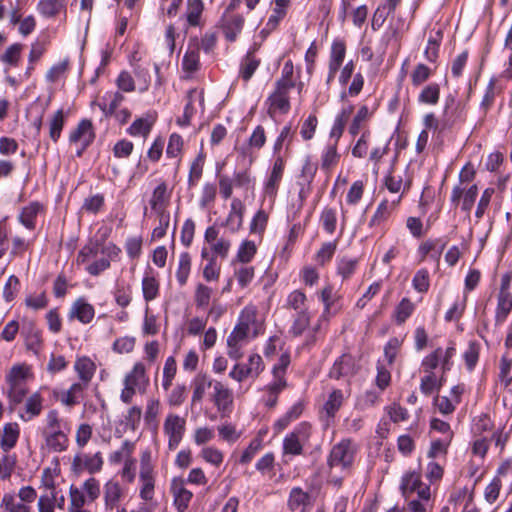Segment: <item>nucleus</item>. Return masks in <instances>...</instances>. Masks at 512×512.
<instances>
[{"label": "nucleus", "mask_w": 512, "mask_h": 512, "mask_svg": "<svg viewBox=\"0 0 512 512\" xmlns=\"http://www.w3.org/2000/svg\"><path fill=\"white\" fill-rule=\"evenodd\" d=\"M257 310L253 306H246L240 315L239 322L227 338V354L231 359L239 360L242 356V347L253 331V337L257 336L258 324L256 321Z\"/></svg>", "instance_id": "obj_1"}, {"label": "nucleus", "mask_w": 512, "mask_h": 512, "mask_svg": "<svg viewBox=\"0 0 512 512\" xmlns=\"http://www.w3.org/2000/svg\"><path fill=\"white\" fill-rule=\"evenodd\" d=\"M149 383L150 380L145 365L142 362L135 363L123 378L120 400L125 404H130L136 393L143 394L146 392Z\"/></svg>", "instance_id": "obj_2"}, {"label": "nucleus", "mask_w": 512, "mask_h": 512, "mask_svg": "<svg viewBox=\"0 0 512 512\" xmlns=\"http://www.w3.org/2000/svg\"><path fill=\"white\" fill-rule=\"evenodd\" d=\"M312 433L313 429L309 422L303 421L299 423L283 439V453L292 456L302 455L304 447L310 442Z\"/></svg>", "instance_id": "obj_3"}, {"label": "nucleus", "mask_w": 512, "mask_h": 512, "mask_svg": "<svg viewBox=\"0 0 512 512\" xmlns=\"http://www.w3.org/2000/svg\"><path fill=\"white\" fill-rule=\"evenodd\" d=\"M356 452L357 446L354 442L350 439H343L332 447L327 464L330 468L347 470L352 466Z\"/></svg>", "instance_id": "obj_4"}, {"label": "nucleus", "mask_w": 512, "mask_h": 512, "mask_svg": "<svg viewBox=\"0 0 512 512\" xmlns=\"http://www.w3.org/2000/svg\"><path fill=\"white\" fill-rule=\"evenodd\" d=\"M186 430V420L177 414H168L163 423V432L168 437V448L175 450Z\"/></svg>", "instance_id": "obj_5"}, {"label": "nucleus", "mask_w": 512, "mask_h": 512, "mask_svg": "<svg viewBox=\"0 0 512 512\" xmlns=\"http://www.w3.org/2000/svg\"><path fill=\"white\" fill-rule=\"evenodd\" d=\"M294 87L283 83H275L274 91L267 98L268 113L272 116L276 113L287 114L291 108L289 92Z\"/></svg>", "instance_id": "obj_6"}, {"label": "nucleus", "mask_w": 512, "mask_h": 512, "mask_svg": "<svg viewBox=\"0 0 512 512\" xmlns=\"http://www.w3.org/2000/svg\"><path fill=\"white\" fill-rule=\"evenodd\" d=\"M245 24L243 15L235 12L224 11L222 14L219 27L228 42H235L241 34Z\"/></svg>", "instance_id": "obj_7"}, {"label": "nucleus", "mask_w": 512, "mask_h": 512, "mask_svg": "<svg viewBox=\"0 0 512 512\" xmlns=\"http://www.w3.org/2000/svg\"><path fill=\"white\" fill-rule=\"evenodd\" d=\"M139 480L141 482L140 487V497L146 502H149L154 497V489H155V477L154 470L149 461V456L147 459L145 457L141 460Z\"/></svg>", "instance_id": "obj_8"}, {"label": "nucleus", "mask_w": 512, "mask_h": 512, "mask_svg": "<svg viewBox=\"0 0 512 512\" xmlns=\"http://www.w3.org/2000/svg\"><path fill=\"white\" fill-rule=\"evenodd\" d=\"M95 132L92 122L88 119H83L77 127L71 131L69 136L70 143L80 144V149L77 151V156H81L83 151L94 141Z\"/></svg>", "instance_id": "obj_9"}, {"label": "nucleus", "mask_w": 512, "mask_h": 512, "mask_svg": "<svg viewBox=\"0 0 512 512\" xmlns=\"http://www.w3.org/2000/svg\"><path fill=\"white\" fill-rule=\"evenodd\" d=\"M125 496V490L118 481L113 479L107 481L103 487L105 512H114L115 508L121 507Z\"/></svg>", "instance_id": "obj_10"}, {"label": "nucleus", "mask_w": 512, "mask_h": 512, "mask_svg": "<svg viewBox=\"0 0 512 512\" xmlns=\"http://www.w3.org/2000/svg\"><path fill=\"white\" fill-rule=\"evenodd\" d=\"M315 498L301 487H293L290 490L287 506L290 511L310 512L314 506Z\"/></svg>", "instance_id": "obj_11"}, {"label": "nucleus", "mask_w": 512, "mask_h": 512, "mask_svg": "<svg viewBox=\"0 0 512 512\" xmlns=\"http://www.w3.org/2000/svg\"><path fill=\"white\" fill-rule=\"evenodd\" d=\"M171 493L173 495V504L178 512L187 510L193 497V493L185 487L183 478L175 477L171 481Z\"/></svg>", "instance_id": "obj_12"}, {"label": "nucleus", "mask_w": 512, "mask_h": 512, "mask_svg": "<svg viewBox=\"0 0 512 512\" xmlns=\"http://www.w3.org/2000/svg\"><path fill=\"white\" fill-rule=\"evenodd\" d=\"M478 195V187L476 184L471 185L469 188L462 187L460 185L454 186L451 193V203L455 206L459 205L461 198L463 197L461 208L465 212H470L476 197Z\"/></svg>", "instance_id": "obj_13"}, {"label": "nucleus", "mask_w": 512, "mask_h": 512, "mask_svg": "<svg viewBox=\"0 0 512 512\" xmlns=\"http://www.w3.org/2000/svg\"><path fill=\"white\" fill-rule=\"evenodd\" d=\"M24 405L19 411V417L24 422H29L38 417L43 410L44 398L40 392H34L24 399Z\"/></svg>", "instance_id": "obj_14"}, {"label": "nucleus", "mask_w": 512, "mask_h": 512, "mask_svg": "<svg viewBox=\"0 0 512 512\" xmlns=\"http://www.w3.org/2000/svg\"><path fill=\"white\" fill-rule=\"evenodd\" d=\"M346 54V45L343 40H335L331 45L329 58V72L326 83L329 85L335 78L338 70L343 64Z\"/></svg>", "instance_id": "obj_15"}, {"label": "nucleus", "mask_w": 512, "mask_h": 512, "mask_svg": "<svg viewBox=\"0 0 512 512\" xmlns=\"http://www.w3.org/2000/svg\"><path fill=\"white\" fill-rule=\"evenodd\" d=\"M446 245L447 241L443 238L428 239L420 244L418 252L422 260L429 257L438 266Z\"/></svg>", "instance_id": "obj_16"}, {"label": "nucleus", "mask_w": 512, "mask_h": 512, "mask_svg": "<svg viewBox=\"0 0 512 512\" xmlns=\"http://www.w3.org/2000/svg\"><path fill=\"white\" fill-rule=\"evenodd\" d=\"M349 395L350 389H347L345 392L341 389H334L329 393L322 408V412L325 414L327 421L335 417Z\"/></svg>", "instance_id": "obj_17"}, {"label": "nucleus", "mask_w": 512, "mask_h": 512, "mask_svg": "<svg viewBox=\"0 0 512 512\" xmlns=\"http://www.w3.org/2000/svg\"><path fill=\"white\" fill-rule=\"evenodd\" d=\"M95 315L93 305L88 303L84 298H78L73 302L69 310V318L77 319L82 324H89Z\"/></svg>", "instance_id": "obj_18"}, {"label": "nucleus", "mask_w": 512, "mask_h": 512, "mask_svg": "<svg viewBox=\"0 0 512 512\" xmlns=\"http://www.w3.org/2000/svg\"><path fill=\"white\" fill-rule=\"evenodd\" d=\"M285 161L282 156L278 155L273 163L270 176L265 184L264 192L269 197H275L278 186L283 176Z\"/></svg>", "instance_id": "obj_19"}, {"label": "nucleus", "mask_w": 512, "mask_h": 512, "mask_svg": "<svg viewBox=\"0 0 512 512\" xmlns=\"http://www.w3.org/2000/svg\"><path fill=\"white\" fill-rule=\"evenodd\" d=\"M79 382L89 386L96 372V364L87 356L78 357L74 363Z\"/></svg>", "instance_id": "obj_20"}, {"label": "nucleus", "mask_w": 512, "mask_h": 512, "mask_svg": "<svg viewBox=\"0 0 512 512\" xmlns=\"http://www.w3.org/2000/svg\"><path fill=\"white\" fill-rule=\"evenodd\" d=\"M212 400L219 411H225L233 401L232 391L220 381H214Z\"/></svg>", "instance_id": "obj_21"}, {"label": "nucleus", "mask_w": 512, "mask_h": 512, "mask_svg": "<svg viewBox=\"0 0 512 512\" xmlns=\"http://www.w3.org/2000/svg\"><path fill=\"white\" fill-rule=\"evenodd\" d=\"M244 211L245 206L243 202L238 198H234L231 201L230 212L225 222V225L231 232L235 233L242 227Z\"/></svg>", "instance_id": "obj_22"}, {"label": "nucleus", "mask_w": 512, "mask_h": 512, "mask_svg": "<svg viewBox=\"0 0 512 512\" xmlns=\"http://www.w3.org/2000/svg\"><path fill=\"white\" fill-rule=\"evenodd\" d=\"M214 380L211 379L208 375L203 373H198L193 381H192V388H193V394L191 398V404L192 406L201 403L207 389L213 387Z\"/></svg>", "instance_id": "obj_23"}, {"label": "nucleus", "mask_w": 512, "mask_h": 512, "mask_svg": "<svg viewBox=\"0 0 512 512\" xmlns=\"http://www.w3.org/2000/svg\"><path fill=\"white\" fill-rule=\"evenodd\" d=\"M20 435V428L16 422L6 423L0 432V446L8 452L15 447Z\"/></svg>", "instance_id": "obj_24"}, {"label": "nucleus", "mask_w": 512, "mask_h": 512, "mask_svg": "<svg viewBox=\"0 0 512 512\" xmlns=\"http://www.w3.org/2000/svg\"><path fill=\"white\" fill-rule=\"evenodd\" d=\"M354 372V361L352 357L344 354L334 362L330 369L329 377L333 379H340L341 377L351 376Z\"/></svg>", "instance_id": "obj_25"}, {"label": "nucleus", "mask_w": 512, "mask_h": 512, "mask_svg": "<svg viewBox=\"0 0 512 512\" xmlns=\"http://www.w3.org/2000/svg\"><path fill=\"white\" fill-rule=\"evenodd\" d=\"M198 97L199 103L202 105L204 102V92H198L196 89H191L187 93V104L185 105L183 115L177 119V124L185 127L190 125L191 119L195 114V108L193 103L195 99Z\"/></svg>", "instance_id": "obj_26"}, {"label": "nucleus", "mask_w": 512, "mask_h": 512, "mask_svg": "<svg viewBox=\"0 0 512 512\" xmlns=\"http://www.w3.org/2000/svg\"><path fill=\"white\" fill-rule=\"evenodd\" d=\"M337 145L338 142L330 140L323 148L320 157L322 170L330 171L339 163L341 155L338 153Z\"/></svg>", "instance_id": "obj_27"}, {"label": "nucleus", "mask_w": 512, "mask_h": 512, "mask_svg": "<svg viewBox=\"0 0 512 512\" xmlns=\"http://www.w3.org/2000/svg\"><path fill=\"white\" fill-rule=\"evenodd\" d=\"M305 409V404L303 401H297L295 404H293L288 411L280 417L275 423H274V430L276 432H281L285 428L288 427V425L296 421L303 413Z\"/></svg>", "instance_id": "obj_28"}, {"label": "nucleus", "mask_w": 512, "mask_h": 512, "mask_svg": "<svg viewBox=\"0 0 512 512\" xmlns=\"http://www.w3.org/2000/svg\"><path fill=\"white\" fill-rule=\"evenodd\" d=\"M422 487H429V486L422 483L421 477L418 473L410 472V473L405 474L402 477L400 489H401L402 495L406 499H408L411 496V494L414 492H416L417 495L419 496V492Z\"/></svg>", "instance_id": "obj_29"}, {"label": "nucleus", "mask_w": 512, "mask_h": 512, "mask_svg": "<svg viewBox=\"0 0 512 512\" xmlns=\"http://www.w3.org/2000/svg\"><path fill=\"white\" fill-rule=\"evenodd\" d=\"M353 112V105H348L343 107L341 111L336 116L333 126L330 131V140H334L336 142L341 138L345 126Z\"/></svg>", "instance_id": "obj_30"}, {"label": "nucleus", "mask_w": 512, "mask_h": 512, "mask_svg": "<svg viewBox=\"0 0 512 512\" xmlns=\"http://www.w3.org/2000/svg\"><path fill=\"white\" fill-rule=\"evenodd\" d=\"M43 206L39 202H31L23 207L19 216V222L29 230H33L36 224V217Z\"/></svg>", "instance_id": "obj_31"}, {"label": "nucleus", "mask_w": 512, "mask_h": 512, "mask_svg": "<svg viewBox=\"0 0 512 512\" xmlns=\"http://www.w3.org/2000/svg\"><path fill=\"white\" fill-rule=\"evenodd\" d=\"M88 387V385L83 384L79 381L73 383L67 391L61 394V403L67 407H72L78 404L80 402V399L83 397L85 390H87Z\"/></svg>", "instance_id": "obj_32"}, {"label": "nucleus", "mask_w": 512, "mask_h": 512, "mask_svg": "<svg viewBox=\"0 0 512 512\" xmlns=\"http://www.w3.org/2000/svg\"><path fill=\"white\" fill-rule=\"evenodd\" d=\"M169 200V194L167 192V185L165 182H161L153 191L150 205L155 212H167L166 205Z\"/></svg>", "instance_id": "obj_33"}, {"label": "nucleus", "mask_w": 512, "mask_h": 512, "mask_svg": "<svg viewBox=\"0 0 512 512\" xmlns=\"http://www.w3.org/2000/svg\"><path fill=\"white\" fill-rule=\"evenodd\" d=\"M0 507L5 512H31V506L22 502L14 493H5Z\"/></svg>", "instance_id": "obj_34"}, {"label": "nucleus", "mask_w": 512, "mask_h": 512, "mask_svg": "<svg viewBox=\"0 0 512 512\" xmlns=\"http://www.w3.org/2000/svg\"><path fill=\"white\" fill-rule=\"evenodd\" d=\"M43 435L46 440V445L55 452H61L67 447V436L61 430L57 431H44Z\"/></svg>", "instance_id": "obj_35"}, {"label": "nucleus", "mask_w": 512, "mask_h": 512, "mask_svg": "<svg viewBox=\"0 0 512 512\" xmlns=\"http://www.w3.org/2000/svg\"><path fill=\"white\" fill-rule=\"evenodd\" d=\"M8 384V400L11 409H15L17 405L24 402V399L28 395L29 389L27 384Z\"/></svg>", "instance_id": "obj_36"}, {"label": "nucleus", "mask_w": 512, "mask_h": 512, "mask_svg": "<svg viewBox=\"0 0 512 512\" xmlns=\"http://www.w3.org/2000/svg\"><path fill=\"white\" fill-rule=\"evenodd\" d=\"M260 65V59L253 55V51H248L241 61L240 76L244 81H249Z\"/></svg>", "instance_id": "obj_37"}, {"label": "nucleus", "mask_w": 512, "mask_h": 512, "mask_svg": "<svg viewBox=\"0 0 512 512\" xmlns=\"http://www.w3.org/2000/svg\"><path fill=\"white\" fill-rule=\"evenodd\" d=\"M200 64L199 57V45L196 42L193 46L189 44L187 51L185 52L182 60L183 70L189 73H193L198 70Z\"/></svg>", "instance_id": "obj_38"}, {"label": "nucleus", "mask_w": 512, "mask_h": 512, "mask_svg": "<svg viewBox=\"0 0 512 512\" xmlns=\"http://www.w3.org/2000/svg\"><path fill=\"white\" fill-rule=\"evenodd\" d=\"M66 7L65 0H40L37 9L39 13L47 18L56 16Z\"/></svg>", "instance_id": "obj_39"}, {"label": "nucleus", "mask_w": 512, "mask_h": 512, "mask_svg": "<svg viewBox=\"0 0 512 512\" xmlns=\"http://www.w3.org/2000/svg\"><path fill=\"white\" fill-rule=\"evenodd\" d=\"M204 11L202 0H189L187 6L186 18L189 26H202L201 16Z\"/></svg>", "instance_id": "obj_40"}, {"label": "nucleus", "mask_w": 512, "mask_h": 512, "mask_svg": "<svg viewBox=\"0 0 512 512\" xmlns=\"http://www.w3.org/2000/svg\"><path fill=\"white\" fill-rule=\"evenodd\" d=\"M22 335L25 337L26 347L29 350L37 352L42 344L41 332L37 329L34 324L30 323L28 326L24 327L21 331Z\"/></svg>", "instance_id": "obj_41"}, {"label": "nucleus", "mask_w": 512, "mask_h": 512, "mask_svg": "<svg viewBox=\"0 0 512 512\" xmlns=\"http://www.w3.org/2000/svg\"><path fill=\"white\" fill-rule=\"evenodd\" d=\"M431 490L430 487H422L418 499H413L408 503L409 512H426L430 507Z\"/></svg>", "instance_id": "obj_42"}, {"label": "nucleus", "mask_w": 512, "mask_h": 512, "mask_svg": "<svg viewBox=\"0 0 512 512\" xmlns=\"http://www.w3.org/2000/svg\"><path fill=\"white\" fill-rule=\"evenodd\" d=\"M512 310V295L511 294H498V302L495 313V321L497 324H502Z\"/></svg>", "instance_id": "obj_43"}, {"label": "nucleus", "mask_w": 512, "mask_h": 512, "mask_svg": "<svg viewBox=\"0 0 512 512\" xmlns=\"http://www.w3.org/2000/svg\"><path fill=\"white\" fill-rule=\"evenodd\" d=\"M159 281L150 274H146L142 279V292L145 301L150 302L159 295Z\"/></svg>", "instance_id": "obj_44"}, {"label": "nucleus", "mask_w": 512, "mask_h": 512, "mask_svg": "<svg viewBox=\"0 0 512 512\" xmlns=\"http://www.w3.org/2000/svg\"><path fill=\"white\" fill-rule=\"evenodd\" d=\"M30 377V369L25 364L14 365L6 375L7 383L27 384Z\"/></svg>", "instance_id": "obj_45"}, {"label": "nucleus", "mask_w": 512, "mask_h": 512, "mask_svg": "<svg viewBox=\"0 0 512 512\" xmlns=\"http://www.w3.org/2000/svg\"><path fill=\"white\" fill-rule=\"evenodd\" d=\"M443 385V377L437 378L435 373H426L425 376L421 378L420 382V391L429 396L435 391H439Z\"/></svg>", "instance_id": "obj_46"}, {"label": "nucleus", "mask_w": 512, "mask_h": 512, "mask_svg": "<svg viewBox=\"0 0 512 512\" xmlns=\"http://www.w3.org/2000/svg\"><path fill=\"white\" fill-rule=\"evenodd\" d=\"M70 494V504L68 507L69 512H90V510L85 508V494L84 492L75 487L71 486L69 490Z\"/></svg>", "instance_id": "obj_47"}, {"label": "nucleus", "mask_w": 512, "mask_h": 512, "mask_svg": "<svg viewBox=\"0 0 512 512\" xmlns=\"http://www.w3.org/2000/svg\"><path fill=\"white\" fill-rule=\"evenodd\" d=\"M440 98V87L437 83L426 85L418 96V102L426 105H436Z\"/></svg>", "instance_id": "obj_48"}, {"label": "nucleus", "mask_w": 512, "mask_h": 512, "mask_svg": "<svg viewBox=\"0 0 512 512\" xmlns=\"http://www.w3.org/2000/svg\"><path fill=\"white\" fill-rule=\"evenodd\" d=\"M152 125L153 121L148 117H140L134 120L131 126L127 129V133L133 137L142 136L146 138L152 129Z\"/></svg>", "instance_id": "obj_49"}, {"label": "nucleus", "mask_w": 512, "mask_h": 512, "mask_svg": "<svg viewBox=\"0 0 512 512\" xmlns=\"http://www.w3.org/2000/svg\"><path fill=\"white\" fill-rule=\"evenodd\" d=\"M400 199L401 197H398L397 200H393L391 203L387 200L382 201L370 220V226H376L383 222L388 217L391 210L399 203Z\"/></svg>", "instance_id": "obj_50"}, {"label": "nucleus", "mask_w": 512, "mask_h": 512, "mask_svg": "<svg viewBox=\"0 0 512 512\" xmlns=\"http://www.w3.org/2000/svg\"><path fill=\"white\" fill-rule=\"evenodd\" d=\"M191 271V257L188 252H183L179 256L178 268L176 271V278L180 286L187 283Z\"/></svg>", "instance_id": "obj_51"}, {"label": "nucleus", "mask_w": 512, "mask_h": 512, "mask_svg": "<svg viewBox=\"0 0 512 512\" xmlns=\"http://www.w3.org/2000/svg\"><path fill=\"white\" fill-rule=\"evenodd\" d=\"M380 392L375 390H367L357 397L355 407L359 410H367L378 404Z\"/></svg>", "instance_id": "obj_52"}, {"label": "nucleus", "mask_w": 512, "mask_h": 512, "mask_svg": "<svg viewBox=\"0 0 512 512\" xmlns=\"http://www.w3.org/2000/svg\"><path fill=\"white\" fill-rule=\"evenodd\" d=\"M310 324V314L307 310H301L297 313L289 332L297 337L303 334Z\"/></svg>", "instance_id": "obj_53"}, {"label": "nucleus", "mask_w": 512, "mask_h": 512, "mask_svg": "<svg viewBox=\"0 0 512 512\" xmlns=\"http://www.w3.org/2000/svg\"><path fill=\"white\" fill-rule=\"evenodd\" d=\"M64 122V112L59 109L55 112L49 124V136L54 142H57L60 138Z\"/></svg>", "instance_id": "obj_54"}, {"label": "nucleus", "mask_w": 512, "mask_h": 512, "mask_svg": "<svg viewBox=\"0 0 512 512\" xmlns=\"http://www.w3.org/2000/svg\"><path fill=\"white\" fill-rule=\"evenodd\" d=\"M320 222L322 224L323 229L328 234H333L336 230L337 224V213L334 208L326 207L321 212Z\"/></svg>", "instance_id": "obj_55"}, {"label": "nucleus", "mask_w": 512, "mask_h": 512, "mask_svg": "<svg viewBox=\"0 0 512 512\" xmlns=\"http://www.w3.org/2000/svg\"><path fill=\"white\" fill-rule=\"evenodd\" d=\"M257 252L256 244L253 241L245 240L239 246L236 260L241 263H249Z\"/></svg>", "instance_id": "obj_56"}, {"label": "nucleus", "mask_w": 512, "mask_h": 512, "mask_svg": "<svg viewBox=\"0 0 512 512\" xmlns=\"http://www.w3.org/2000/svg\"><path fill=\"white\" fill-rule=\"evenodd\" d=\"M337 243L336 241L325 242L322 244L321 248L317 251L315 255V261L324 266L327 262H329L333 255L336 252Z\"/></svg>", "instance_id": "obj_57"}, {"label": "nucleus", "mask_w": 512, "mask_h": 512, "mask_svg": "<svg viewBox=\"0 0 512 512\" xmlns=\"http://www.w3.org/2000/svg\"><path fill=\"white\" fill-rule=\"evenodd\" d=\"M212 289L202 283H199L196 286L194 301L198 308H206L208 307L211 297H212Z\"/></svg>", "instance_id": "obj_58"}, {"label": "nucleus", "mask_w": 512, "mask_h": 512, "mask_svg": "<svg viewBox=\"0 0 512 512\" xmlns=\"http://www.w3.org/2000/svg\"><path fill=\"white\" fill-rule=\"evenodd\" d=\"M105 99H109V104L100 105V108L103 111L104 115L108 117V113H113L120 107L125 97L121 92L116 91L106 93Z\"/></svg>", "instance_id": "obj_59"}, {"label": "nucleus", "mask_w": 512, "mask_h": 512, "mask_svg": "<svg viewBox=\"0 0 512 512\" xmlns=\"http://www.w3.org/2000/svg\"><path fill=\"white\" fill-rule=\"evenodd\" d=\"M414 309V304L408 298H403L395 310L396 322L398 324L404 323L413 313Z\"/></svg>", "instance_id": "obj_60"}, {"label": "nucleus", "mask_w": 512, "mask_h": 512, "mask_svg": "<svg viewBox=\"0 0 512 512\" xmlns=\"http://www.w3.org/2000/svg\"><path fill=\"white\" fill-rule=\"evenodd\" d=\"M480 353V345L475 341H471L468 345V348L463 354V358L466 364V367L469 371H472L476 366Z\"/></svg>", "instance_id": "obj_61"}, {"label": "nucleus", "mask_w": 512, "mask_h": 512, "mask_svg": "<svg viewBox=\"0 0 512 512\" xmlns=\"http://www.w3.org/2000/svg\"><path fill=\"white\" fill-rule=\"evenodd\" d=\"M370 116V112L367 106H361L359 110L357 111L356 115L354 116L352 123L349 126V133L352 136L357 135L361 128L362 124L367 121V119Z\"/></svg>", "instance_id": "obj_62"}, {"label": "nucleus", "mask_w": 512, "mask_h": 512, "mask_svg": "<svg viewBox=\"0 0 512 512\" xmlns=\"http://www.w3.org/2000/svg\"><path fill=\"white\" fill-rule=\"evenodd\" d=\"M200 456L209 464L219 467L224 459L223 453L212 446L204 447L201 450Z\"/></svg>", "instance_id": "obj_63"}, {"label": "nucleus", "mask_w": 512, "mask_h": 512, "mask_svg": "<svg viewBox=\"0 0 512 512\" xmlns=\"http://www.w3.org/2000/svg\"><path fill=\"white\" fill-rule=\"evenodd\" d=\"M413 288L419 293H425L430 287L429 272L426 269L418 270L412 279Z\"/></svg>", "instance_id": "obj_64"}]
</instances>
